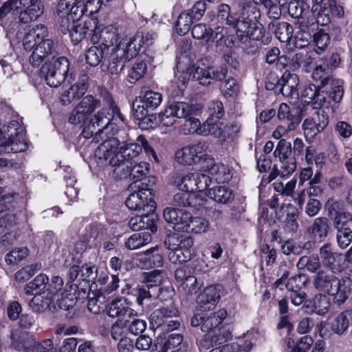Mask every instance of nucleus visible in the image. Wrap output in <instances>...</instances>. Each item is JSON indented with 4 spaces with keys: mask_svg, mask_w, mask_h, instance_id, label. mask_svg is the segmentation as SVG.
<instances>
[{
    "mask_svg": "<svg viewBox=\"0 0 352 352\" xmlns=\"http://www.w3.org/2000/svg\"><path fill=\"white\" fill-rule=\"evenodd\" d=\"M103 107L94 115L92 113L101 105V102L92 95L85 96L72 110L69 117V122L74 125L83 124L85 128L82 135L85 138H95L103 131L113 120L124 121V117L115 104L111 95L107 91L101 94Z\"/></svg>",
    "mask_w": 352,
    "mask_h": 352,
    "instance_id": "obj_1",
    "label": "nucleus"
},
{
    "mask_svg": "<svg viewBox=\"0 0 352 352\" xmlns=\"http://www.w3.org/2000/svg\"><path fill=\"white\" fill-rule=\"evenodd\" d=\"M256 4L251 1L243 2L240 16L236 17V36L242 43L262 37L261 25L258 22L261 13Z\"/></svg>",
    "mask_w": 352,
    "mask_h": 352,
    "instance_id": "obj_2",
    "label": "nucleus"
},
{
    "mask_svg": "<svg viewBox=\"0 0 352 352\" xmlns=\"http://www.w3.org/2000/svg\"><path fill=\"white\" fill-rule=\"evenodd\" d=\"M43 12V6L40 0H8L0 8V19L8 14L18 15L23 23L36 21Z\"/></svg>",
    "mask_w": 352,
    "mask_h": 352,
    "instance_id": "obj_3",
    "label": "nucleus"
},
{
    "mask_svg": "<svg viewBox=\"0 0 352 352\" xmlns=\"http://www.w3.org/2000/svg\"><path fill=\"white\" fill-rule=\"evenodd\" d=\"M332 272L320 270L314 277L313 285L320 292L333 296V302L340 305L348 298L349 291Z\"/></svg>",
    "mask_w": 352,
    "mask_h": 352,
    "instance_id": "obj_4",
    "label": "nucleus"
},
{
    "mask_svg": "<svg viewBox=\"0 0 352 352\" xmlns=\"http://www.w3.org/2000/svg\"><path fill=\"white\" fill-rule=\"evenodd\" d=\"M91 0H60L56 6V14L61 19L63 26H69L83 14H90V8H93Z\"/></svg>",
    "mask_w": 352,
    "mask_h": 352,
    "instance_id": "obj_5",
    "label": "nucleus"
},
{
    "mask_svg": "<svg viewBox=\"0 0 352 352\" xmlns=\"http://www.w3.org/2000/svg\"><path fill=\"white\" fill-rule=\"evenodd\" d=\"M23 132V128L16 121L10 122L3 131L0 129V153L25 151L28 145Z\"/></svg>",
    "mask_w": 352,
    "mask_h": 352,
    "instance_id": "obj_6",
    "label": "nucleus"
},
{
    "mask_svg": "<svg viewBox=\"0 0 352 352\" xmlns=\"http://www.w3.org/2000/svg\"><path fill=\"white\" fill-rule=\"evenodd\" d=\"M169 183L180 191L195 194L197 191L206 190L210 184V179L207 175L198 172L187 174L173 173L170 177Z\"/></svg>",
    "mask_w": 352,
    "mask_h": 352,
    "instance_id": "obj_7",
    "label": "nucleus"
},
{
    "mask_svg": "<svg viewBox=\"0 0 352 352\" xmlns=\"http://www.w3.org/2000/svg\"><path fill=\"white\" fill-rule=\"evenodd\" d=\"M69 67L67 58L53 57L50 61H45L41 68V74L47 84L52 87H57L65 80Z\"/></svg>",
    "mask_w": 352,
    "mask_h": 352,
    "instance_id": "obj_8",
    "label": "nucleus"
},
{
    "mask_svg": "<svg viewBox=\"0 0 352 352\" xmlns=\"http://www.w3.org/2000/svg\"><path fill=\"white\" fill-rule=\"evenodd\" d=\"M170 250L168 258L175 264H181L190 259L192 254L193 239L188 236H170L166 241Z\"/></svg>",
    "mask_w": 352,
    "mask_h": 352,
    "instance_id": "obj_9",
    "label": "nucleus"
},
{
    "mask_svg": "<svg viewBox=\"0 0 352 352\" xmlns=\"http://www.w3.org/2000/svg\"><path fill=\"white\" fill-rule=\"evenodd\" d=\"M95 157L99 164H108L116 169L122 166L120 141L113 138L103 142L95 151Z\"/></svg>",
    "mask_w": 352,
    "mask_h": 352,
    "instance_id": "obj_10",
    "label": "nucleus"
},
{
    "mask_svg": "<svg viewBox=\"0 0 352 352\" xmlns=\"http://www.w3.org/2000/svg\"><path fill=\"white\" fill-rule=\"evenodd\" d=\"M192 111V105L184 102H177L169 104L164 111L159 113L160 128L173 126L175 124L177 119L188 117Z\"/></svg>",
    "mask_w": 352,
    "mask_h": 352,
    "instance_id": "obj_11",
    "label": "nucleus"
},
{
    "mask_svg": "<svg viewBox=\"0 0 352 352\" xmlns=\"http://www.w3.org/2000/svg\"><path fill=\"white\" fill-rule=\"evenodd\" d=\"M208 149V144L206 142H199L178 149L175 153V159L183 166L197 165Z\"/></svg>",
    "mask_w": 352,
    "mask_h": 352,
    "instance_id": "obj_12",
    "label": "nucleus"
},
{
    "mask_svg": "<svg viewBox=\"0 0 352 352\" xmlns=\"http://www.w3.org/2000/svg\"><path fill=\"white\" fill-rule=\"evenodd\" d=\"M128 52L129 50L127 46L121 40L116 47L111 50L109 56L107 55L108 64L104 63V65L111 75L119 76L123 71L125 63L134 58L131 56Z\"/></svg>",
    "mask_w": 352,
    "mask_h": 352,
    "instance_id": "obj_13",
    "label": "nucleus"
},
{
    "mask_svg": "<svg viewBox=\"0 0 352 352\" xmlns=\"http://www.w3.org/2000/svg\"><path fill=\"white\" fill-rule=\"evenodd\" d=\"M311 116L302 123V129L306 140L311 142L318 133H321L329 124V117L323 110L311 111Z\"/></svg>",
    "mask_w": 352,
    "mask_h": 352,
    "instance_id": "obj_14",
    "label": "nucleus"
},
{
    "mask_svg": "<svg viewBox=\"0 0 352 352\" xmlns=\"http://www.w3.org/2000/svg\"><path fill=\"white\" fill-rule=\"evenodd\" d=\"M126 206L132 210L145 212L146 214L153 212L155 208L151 191L142 188L131 193L126 200Z\"/></svg>",
    "mask_w": 352,
    "mask_h": 352,
    "instance_id": "obj_15",
    "label": "nucleus"
},
{
    "mask_svg": "<svg viewBox=\"0 0 352 352\" xmlns=\"http://www.w3.org/2000/svg\"><path fill=\"white\" fill-rule=\"evenodd\" d=\"M192 78L202 85H208L214 80H221L226 77L227 69L224 67H204L193 65L189 67Z\"/></svg>",
    "mask_w": 352,
    "mask_h": 352,
    "instance_id": "obj_16",
    "label": "nucleus"
},
{
    "mask_svg": "<svg viewBox=\"0 0 352 352\" xmlns=\"http://www.w3.org/2000/svg\"><path fill=\"white\" fill-rule=\"evenodd\" d=\"M292 154V147L289 142L285 140L278 142L274 152L275 157H278L280 166V175L282 177H289L296 168V161L290 157Z\"/></svg>",
    "mask_w": 352,
    "mask_h": 352,
    "instance_id": "obj_17",
    "label": "nucleus"
},
{
    "mask_svg": "<svg viewBox=\"0 0 352 352\" xmlns=\"http://www.w3.org/2000/svg\"><path fill=\"white\" fill-rule=\"evenodd\" d=\"M118 30L113 25H108L101 28L97 25L96 31L91 36V42L98 44L107 52H111L113 47H116L114 44L118 42Z\"/></svg>",
    "mask_w": 352,
    "mask_h": 352,
    "instance_id": "obj_18",
    "label": "nucleus"
},
{
    "mask_svg": "<svg viewBox=\"0 0 352 352\" xmlns=\"http://www.w3.org/2000/svg\"><path fill=\"white\" fill-rule=\"evenodd\" d=\"M107 315L121 322H129L130 319L137 316L138 313L130 307V305L124 298L113 299L106 308Z\"/></svg>",
    "mask_w": 352,
    "mask_h": 352,
    "instance_id": "obj_19",
    "label": "nucleus"
},
{
    "mask_svg": "<svg viewBox=\"0 0 352 352\" xmlns=\"http://www.w3.org/2000/svg\"><path fill=\"white\" fill-rule=\"evenodd\" d=\"M56 43L50 38H44L34 48L29 57V62L33 67H38L43 61H48L50 56L56 52Z\"/></svg>",
    "mask_w": 352,
    "mask_h": 352,
    "instance_id": "obj_20",
    "label": "nucleus"
},
{
    "mask_svg": "<svg viewBox=\"0 0 352 352\" xmlns=\"http://www.w3.org/2000/svg\"><path fill=\"white\" fill-rule=\"evenodd\" d=\"M164 218L167 223L173 224L174 230L186 232L191 214L182 209L166 208L164 210Z\"/></svg>",
    "mask_w": 352,
    "mask_h": 352,
    "instance_id": "obj_21",
    "label": "nucleus"
},
{
    "mask_svg": "<svg viewBox=\"0 0 352 352\" xmlns=\"http://www.w3.org/2000/svg\"><path fill=\"white\" fill-rule=\"evenodd\" d=\"M320 255L322 264L333 273L341 272L344 269V262L346 260L340 254L333 252L331 245L324 244L320 248Z\"/></svg>",
    "mask_w": 352,
    "mask_h": 352,
    "instance_id": "obj_22",
    "label": "nucleus"
},
{
    "mask_svg": "<svg viewBox=\"0 0 352 352\" xmlns=\"http://www.w3.org/2000/svg\"><path fill=\"white\" fill-rule=\"evenodd\" d=\"M11 199L12 197L5 196L0 199V234L16 224V214Z\"/></svg>",
    "mask_w": 352,
    "mask_h": 352,
    "instance_id": "obj_23",
    "label": "nucleus"
},
{
    "mask_svg": "<svg viewBox=\"0 0 352 352\" xmlns=\"http://www.w3.org/2000/svg\"><path fill=\"white\" fill-rule=\"evenodd\" d=\"M98 21L89 19L82 23L73 25L69 30V36L74 45L78 44L85 38H91L97 28Z\"/></svg>",
    "mask_w": 352,
    "mask_h": 352,
    "instance_id": "obj_24",
    "label": "nucleus"
},
{
    "mask_svg": "<svg viewBox=\"0 0 352 352\" xmlns=\"http://www.w3.org/2000/svg\"><path fill=\"white\" fill-rule=\"evenodd\" d=\"M88 89V80L87 76H82L69 87L66 88L62 92L60 100L63 105H68L74 100L80 98L85 94Z\"/></svg>",
    "mask_w": 352,
    "mask_h": 352,
    "instance_id": "obj_25",
    "label": "nucleus"
},
{
    "mask_svg": "<svg viewBox=\"0 0 352 352\" xmlns=\"http://www.w3.org/2000/svg\"><path fill=\"white\" fill-rule=\"evenodd\" d=\"M48 34L47 28L38 24L33 28L25 30L22 39L23 46L25 50H34L36 45Z\"/></svg>",
    "mask_w": 352,
    "mask_h": 352,
    "instance_id": "obj_26",
    "label": "nucleus"
},
{
    "mask_svg": "<svg viewBox=\"0 0 352 352\" xmlns=\"http://www.w3.org/2000/svg\"><path fill=\"white\" fill-rule=\"evenodd\" d=\"M155 38V34L148 32L142 36L136 35L132 38L126 37L122 38V41L127 46L130 56L135 58L142 47H147L151 45Z\"/></svg>",
    "mask_w": 352,
    "mask_h": 352,
    "instance_id": "obj_27",
    "label": "nucleus"
},
{
    "mask_svg": "<svg viewBox=\"0 0 352 352\" xmlns=\"http://www.w3.org/2000/svg\"><path fill=\"white\" fill-rule=\"evenodd\" d=\"M220 286L212 285L206 287L197 297V303L202 311L212 309L219 301Z\"/></svg>",
    "mask_w": 352,
    "mask_h": 352,
    "instance_id": "obj_28",
    "label": "nucleus"
},
{
    "mask_svg": "<svg viewBox=\"0 0 352 352\" xmlns=\"http://www.w3.org/2000/svg\"><path fill=\"white\" fill-rule=\"evenodd\" d=\"M299 77L296 74H292L286 70L281 77V83L279 91L287 98H297L298 96V86Z\"/></svg>",
    "mask_w": 352,
    "mask_h": 352,
    "instance_id": "obj_29",
    "label": "nucleus"
},
{
    "mask_svg": "<svg viewBox=\"0 0 352 352\" xmlns=\"http://www.w3.org/2000/svg\"><path fill=\"white\" fill-rule=\"evenodd\" d=\"M232 337V327L230 324H223L214 329L212 333L205 336V342L212 346L225 345L224 344Z\"/></svg>",
    "mask_w": 352,
    "mask_h": 352,
    "instance_id": "obj_30",
    "label": "nucleus"
},
{
    "mask_svg": "<svg viewBox=\"0 0 352 352\" xmlns=\"http://www.w3.org/2000/svg\"><path fill=\"white\" fill-rule=\"evenodd\" d=\"M305 111V108L290 107L285 103H281L278 111V118L280 120H286L289 123L298 126Z\"/></svg>",
    "mask_w": 352,
    "mask_h": 352,
    "instance_id": "obj_31",
    "label": "nucleus"
},
{
    "mask_svg": "<svg viewBox=\"0 0 352 352\" xmlns=\"http://www.w3.org/2000/svg\"><path fill=\"white\" fill-rule=\"evenodd\" d=\"M199 134L203 135H212L220 141H224L226 135L224 133L223 124L219 120L208 118L201 126Z\"/></svg>",
    "mask_w": 352,
    "mask_h": 352,
    "instance_id": "obj_32",
    "label": "nucleus"
},
{
    "mask_svg": "<svg viewBox=\"0 0 352 352\" xmlns=\"http://www.w3.org/2000/svg\"><path fill=\"white\" fill-rule=\"evenodd\" d=\"M140 265L142 268L161 267L164 263V259L159 252L157 246L147 250L139 258Z\"/></svg>",
    "mask_w": 352,
    "mask_h": 352,
    "instance_id": "obj_33",
    "label": "nucleus"
},
{
    "mask_svg": "<svg viewBox=\"0 0 352 352\" xmlns=\"http://www.w3.org/2000/svg\"><path fill=\"white\" fill-rule=\"evenodd\" d=\"M305 307L318 316H324L328 313L330 307V300L324 294H317L312 300L307 302Z\"/></svg>",
    "mask_w": 352,
    "mask_h": 352,
    "instance_id": "obj_34",
    "label": "nucleus"
},
{
    "mask_svg": "<svg viewBox=\"0 0 352 352\" xmlns=\"http://www.w3.org/2000/svg\"><path fill=\"white\" fill-rule=\"evenodd\" d=\"M226 316L227 311L225 309H219L216 313L205 317L201 324L202 331L207 332V334L212 333L214 329L220 327L219 325L226 319Z\"/></svg>",
    "mask_w": 352,
    "mask_h": 352,
    "instance_id": "obj_35",
    "label": "nucleus"
},
{
    "mask_svg": "<svg viewBox=\"0 0 352 352\" xmlns=\"http://www.w3.org/2000/svg\"><path fill=\"white\" fill-rule=\"evenodd\" d=\"M48 283V276L45 274H40L25 285L24 292L26 294H45L47 292L44 289Z\"/></svg>",
    "mask_w": 352,
    "mask_h": 352,
    "instance_id": "obj_36",
    "label": "nucleus"
},
{
    "mask_svg": "<svg viewBox=\"0 0 352 352\" xmlns=\"http://www.w3.org/2000/svg\"><path fill=\"white\" fill-rule=\"evenodd\" d=\"M208 196L220 204H228L234 199L232 191L227 186H217L210 188L208 192Z\"/></svg>",
    "mask_w": 352,
    "mask_h": 352,
    "instance_id": "obj_37",
    "label": "nucleus"
},
{
    "mask_svg": "<svg viewBox=\"0 0 352 352\" xmlns=\"http://www.w3.org/2000/svg\"><path fill=\"white\" fill-rule=\"evenodd\" d=\"M129 227L133 230H139L141 229L150 230L153 232L157 231V227L154 221L146 213L133 217L129 222Z\"/></svg>",
    "mask_w": 352,
    "mask_h": 352,
    "instance_id": "obj_38",
    "label": "nucleus"
},
{
    "mask_svg": "<svg viewBox=\"0 0 352 352\" xmlns=\"http://www.w3.org/2000/svg\"><path fill=\"white\" fill-rule=\"evenodd\" d=\"M151 240L152 237L148 232H142L132 234L126 239L124 244L127 249L133 250L147 245Z\"/></svg>",
    "mask_w": 352,
    "mask_h": 352,
    "instance_id": "obj_39",
    "label": "nucleus"
},
{
    "mask_svg": "<svg viewBox=\"0 0 352 352\" xmlns=\"http://www.w3.org/2000/svg\"><path fill=\"white\" fill-rule=\"evenodd\" d=\"M109 52L104 50L102 47L96 45L92 46L88 49L85 54V58L87 63L92 66H97L104 58V62L102 66H104L106 61V56Z\"/></svg>",
    "mask_w": 352,
    "mask_h": 352,
    "instance_id": "obj_40",
    "label": "nucleus"
},
{
    "mask_svg": "<svg viewBox=\"0 0 352 352\" xmlns=\"http://www.w3.org/2000/svg\"><path fill=\"white\" fill-rule=\"evenodd\" d=\"M76 285H71L70 290L65 291L64 294L60 297H56L52 306L56 305L62 309L68 310L72 307L76 302V296L75 295Z\"/></svg>",
    "mask_w": 352,
    "mask_h": 352,
    "instance_id": "obj_41",
    "label": "nucleus"
},
{
    "mask_svg": "<svg viewBox=\"0 0 352 352\" xmlns=\"http://www.w3.org/2000/svg\"><path fill=\"white\" fill-rule=\"evenodd\" d=\"M302 52L281 55L278 60V65L283 68L288 67L289 69L298 70L302 65Z\"/></svg>",
    "mask_w": 352,
    "mask_h": 352,
    "instance_id": "obj_42",
    "label": "nucleus"
},
{
    "mask_svg": "<svg viewBox=\"0 0 352 352\" xmlns=\"http://www.w3.org/2000/svg\"><path fill=\"white\" fill-rule=\"evenodd\" d=\"M269 28L274 32L276 38L280 42L288 41L292 38L293 28L288 23L282 22L276 25L270 23Z\"/></svg>",
    "mask_w": 352,
    "mask_h": 352,
    "instance_id": "obj_43",
    "label": "nucleus"
},
{
    "mask_svg": "<svg viewBox=\"0 0 352 352\" xmlns=\"http://www.w3.org/2000/svg\"><path fill=\"white\" fill-rule=\"evenodd\" d=\"M120 152L122 155V166L126 160H131L138 157L142 152L140 144L137 143H129L124 142L122 145L120 144Z\"/></svg>",
    "mask_w": 352,
    "mask_h": 352,
    "instance_id": "obj_44",
    "label": "nucleus"
},
{
    "mask_svg": "<svg viewBox=\"0 0 352 352\" xmlns=\"http://www.w3.org/2000/svg\"><path fill=\"white\" fill-rule=\"evenodd\" d=\"M349 327V320L346 311L340 313L331 323V330L334 333L342 336Z\"/></svg>",
    "mask_w": 352,
    "mask_h": 352,
    "instance_id": "obj_45",
    "label": "nucleus"
},
{
    "mask_svg": "<svg viewBox=\"0 0 352 352\" xmlns=\"http://www.w3.org/2000/svg\"><path fill=\"white\" fill-rule=\"evenodd\" d=\"M321 263L318 256H304L300 258L296 263L299 270H307L311 273H314L320 267Z\"/></svg>",
    "mask_w": 352,
    "mask_h": 352,
    "instance_id": "obj_46",
    "label": "nucleus"
},
{
    "mask_svg": "<svg viewBox=\"0 0 352 352\" xmlns=\"http://www.w3.org/2000/svg\"><path fill=\"white\" fill-rule=\"evenodd\" d=\"M191 32L194 38L202 41L206 44L211 42L213 37V30L201 23L194 25Z\"/></svg>",
    "mask_w": 352,
    "mask_h": 352,
    "instance_id": "obj_47",
    "label": "nucleus"
},
{
    "mask_svg": "<svg viewBox=\"0 0 352 352\" xmlns=\"http://www.w3.org/2000/svg\"><path fill=\"white\" fill-rule=\"evenodd\" d=\"M34 296L29 302V305L34 311H41L54 305V301L47 294H34Z\"/></svg>",
    "mask_w": 352,
    "mask_h": 352,
    "instance_id": "obj_48",
    "label": "nucleus"
},
{
    "mask_svg": "<svg viewBox=\"0 0 352 352\" xmlns=\"http://www.w3.org/2000/svg\"><path fill=\"white\" fill-rule=\"evenodd\" d=\"M210 176L208 175L210 179H214L219 183L228 182L230 178V172L228 166L223 164H217L211 168Z\"/></svg>",
    "mask_w": 352,
    "mask_h": 352,
    "instance_id": "obj_49",
    "label": "nucleus"
},
{
    "mask_svg": "<svg viewBox=\"0 0 352 352\" xmlns=\"http://www.w3.org/2000/svg\"><path fill=\"white\" fill-rule=\"evenodd\" d=\"M311 234L320 241L325 238L329 232L328 220L325 217L316 218L311 228Z\"/></svg>",
    "mask_w": 352,
    "mask_h": 352,
    "instance_id": "obj_50",
    "label": "nucleus"
},
{
    "mask_svg": "<svg viewBox=\"0 0 352 352\" xmlns=\"http://www.w3.org/2000/svg\"><path fill=\"white\" fill-rule=\"evenodd\" d=\"M63 280L58 276H54L52 278L51 282L48 283V288L47 289V294L55 301L56 297H60V295L64 294L66 289H63Z\"/></svg>",
    "mask_w": 352,
    "mask_h": 352,
    "instance_id": "obj_51",
    "label": "nucleus"
},
{
    "mask_svg": "<svg viewBox=\"0 0 352 352\" xmlns=\"http://www.w3.org/2000/svg\"><path fill=\"white\" fill-rule=\"evenodd\" d=\"M188 224L189 228H188V230L186 232L190 233H205L209 229L208 221L200 217H193L191 215V218L189 221Z\"/></svg>",
    "mask_w": 352,
    "mask_h": 352,
    "instance_id": "obj_52",
    "label": "nucleus"
},
{
    "mask_svg": "<svg viewBox=\"0 0 352 352\" xmlns=\"http://www.w3.org/2000/svg\"><path fill=\"white\" fill-rule=\"evenodd\" d=\"M255 3H262L267 10L268 16L272 19H278L281 15L279 0H253Z\"/></svg>",
    "mask_w": 352,
    "mask_h": 352,
    "instance_id": "obj_53",
    "label": "nucleus"
},
{
    "mask_svg": "<svg viewBox=\"0 0 352 352\" xmlns=\"http://www.w3.org/2000/svg\"><path fill=\"white\" fill-rule=\"evenodd\" d=\"M331 0H312V11L316 14L317 17V22L320 23V17L324 16L326 19H324L322 21V24L329 22V10L327 5Z\"/></svg>",
    "mask_w": 352,
    "mask_h": 352,
    "instance_id": "obj_54",
    "label": "nucleus"
},
{
    "mask_svg": "<svg viewBox=\"0 0 352 352\" xmlns=\"http://www.w3.org/2000/svg\"><path fill=\"white\" fill-rule=\"evenodd\" d=\"M194 20L190 16V13L186 10L182 12L176 22V31L180 35L186 34L190 29Z\"/></svg>",
    "mask_w": 352,
    "mask_h": 352,
    "instance_id": "obj_55",
    "label": "nucleus"
},
{
    "mask_svg": "<svg viewBox=\"0 0 352 352\" xmlns=\"http://www.w3.org/2000/svg\"><path fill=\"white\" fill-rule=\"evenodd\" d=\"M219 20L226 22L228 25L233 27L236 32V17L230 12V8L228 4L222 3L219 6L218 15Z\"/></svg>",
    "mask_w": 352,
    "mask_h": 352,
    "instance_id": "obj_56",
    "label": "nucleus"
},
{
    "mask_svg": "<svg viewBox=\"0 0 352 352\" xmlns=\"http://www.w3.org/2000/svg\"><path fill=\"white\" fill-rule=\"evenodd\" d=\"M322 85L331 84L330 97L335 102L341 100L343 96L342 82L340 80L324 79L322 80Z\"/></svg>",
    "mask_w": 352,
    "mask_h": 352,
    "instance_id": "obj_57",
    "label": "nucleus"
},
{
    "mask_svg": "<svg viewBox=\"0 0 352 352\" xmlns=\"http://www.w3.org/2000/svg\"><path fill=\"white\" fill-rule=\"evenodd\" d=\"M165 275V272L160 270L144 273V282L146 283L147 288L160 286L162 283Z\"/></svg>",
    "mask_w": 352,
    "mask_h": 352,
    "instance_id": "obj_58",
    "label": "nucleus"
},
{
    "mask_svg": "<svg viewBox=\"0 0 352 352\" xmlns=\"http://www.w3.org/2000/svg\"><path fill=\"white\" fill-rule=\"evenodd\" d=\"M162 101V96L159 92L147 91L144 94L142 102L147 109L153 110L156 109Z\"/></svg>",
    "mask_w": 352,
    "mask_h": 352,
    "instance_id": "obj_59",
    "label": "nucleus"
},
{
    "mask_svg": "<svg viewBox=\"0 0 352 352\" xmlns=\"http://www.w3.org/2000/svg\"><path fill=\"white\" fill-rule=\"evenodd\" d=\"M228 345L230 346V352H249L253 346L252 336L248 333L245 336V339H239L237 342Z\"/></svg>",
    "mask_w": 352,
    "mask_h": 352,
    "instance_id": "obj_60",
    "label": "nucleus"
},
{
    "mask_svg": "<svg viewBox=\"0 0 352 352\" xmlns=\"http://www.w3.org/2000/svg\"><path fill=\"white\" fill-rule=\"evenodd\" d=\"M146 71V63L143 61H138L133 64L129 72L128 80L131 83H134L140 80Z\"/></svg>",
    "mask_w": 352,
    "mask_h": 352,
    "instance_id": "obj_61",
    "label": "nucleus"
},
{
    "mask_svg": "<svg viewBox=\"0 0 352 352\" xmlns=\"http://www.w3.org/2000/svg\"><path fill=\"white\" fill-rule=\"evenodd\" d=\"M274 189L275 191L280 192L283 195L292 196L294 190L296 186V180L292 179L285 184L279 179H277L274 184Z\"/></svg>",
    "mask_w": 352,
    "mask_h": 352,
    "instance_id": "obj_62",
    "label": "nucleus"
},
{
    "mask_svg": "<svg viewBox=\"0 0 352 352\" xmlns=\"http://www.w3.org/2000/svg\"><path fill=\"white\" fill-rule=\"evenodd\" d=\"M28 254L27 248H17L6 254L5 261L8 264L16 263L26 258Z\"/></svg>",
    "mask_w": 352,
    "mask_h": 352,
    "instance_id": "obj_63",
    "label": "nucleus"
},
{
    "mask_svg": "<svg viewBox=\"0 0 352 352\" xmlns=\"http://www.w3.org/2000/svg\"><path fill=\"white\" fill-rule=\"evenodd\" d=\"M182 341L183 338L180 334H170L162 347V350L163 352H168V351L171 350H173V352H178L179 349L177 348L179 347L182 343Z\"/></svg>",
    "mask_w": 352,
    "mask_h": 352,
    "instance_id": "obj_64",
    "label": "nucleus"
}]
</instances>
